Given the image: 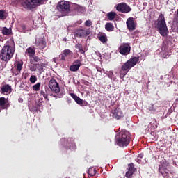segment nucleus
<instances>
[{
	"label": "nucleus",
	"mask_w": 178,
	"mask_h": 178,
	"mask_svg": "<svg viewBox=\"0 0 178 178\" xmlns=\"http://www.w3.org/2000/svg\"><path fill=\"white\" fill-rule=\"evenodd\" d=\"M71 141H72V147H76V143H74V140H71Z\"/></svg>",
	"instance_id": "a19ab883"
},
{
	"label": "nucleus",
	"mask_w": 178,
	"mask_h": 178,
	"mask_svg": "<svg viewBox=\"0 0 178 178\" xmlns=\"http://www.w3.org/2000/svg\"><path fill=\"white\" fill-rule=\"evenodd\" d=\"M49 87L53 93H59V92H60V85L58 83H57V81L54 79V78L49 80Z\"/></svg>",
	"instance_id": "1a4fd4ad"
},
{
	"label": "nucleus",
	"mask_w": 178,
	"mask_h": 178,
	"mask_svg": "<svg viewBox=\"0 0 178 178\" xmlns=\"http://www.w3.org/2000/svg\"><path fill=\"white\" fill-rule=\"evenodd\" d=\"M74 10L79 13V14H83L85 13L86 9L84 7H82L79 4H74Z\"/></svg>",
	"instance_id": "4be33fe9"
},
{
	"label": "nucleus",
	"mask_w": 178,
	"mask_h": 178,
	"mask_svg": "<svg viewBox=\"0 0 178 178\" xmlns=\"http://www.w3.org/2000/svg\"><path fill=\"white\" fill-rule=\"evenodd\" d=\"M41 86V83H37L35 85H33V91H40V88Z\"/></svg>",
	"instance_id": "2f4dec72"
},
{
	"label": "nucleus",
	"mask_w": 178,
	"mask_h": 178,
	"mask_svg": "<svg viewBox=\"0 0 178 178\" xmlns=\"http://www.w3.org/2000/svg\"><path fill=\"white\" fill-rule=\"evenodd\" d=\"M36 46L37 48L40 50H43L47 47V42L45 39L42 38L39 39L38 40H36Z\"/></svg>",
	"instance_id": "dca6fc26"
},
{
	"label": "nucleus",
	"mask_w": 178,
	"mask_h": 178,
	"mask_svg": "<svg viewBox=\"0 0 178 178\" xmlns=\"http://www.w3.org/2000/svg\"><path fill=\"white\" fill-rule=\"evenodd\" d=\"M123 113L120 111V108H115L113 111V118L116 120H120L123 118Z\"/></svg>",
	"instance_id": "aec40b11"
},
{
	"label": "nucleus",
	"mask_w": 178,
	"mask_h": 178,
	"mask_svg": "<svg viewBox=\"0 0 178 178\" xmlns=\"http://www.w3.org/2000/svg\"><path fill=\"white\" fill-rule=\"evenodd\" d=\"M17 71H22V66H23V64L22 63H20L19 61L18 63H17Z\"/></svg>",
	"instance_id": "f704fd0d"
},
{
	"label": "nucleus",
	"mask_w": 178,
	"mask_h": 178,
	"mask_svg": "<svg viewBox=\"0 0 178 178\" xmlns=\"http://www.w3.org/2000/svg\"><path fill=\"white\" fill-rule=\"evenodd\" d=\"M81 65V60L80 59H77L74 61L73 64L70 66V71L73 72H76L79 69Z\"/></svg>",
	"instance_id": "ddd939ff"
},
{
	"label": "nucleus",
	"mask_w": 178,
	"mask_h": 178,
	"mask_svg": "<svg viewBox=\"0 0 178 178\" xmlns=\"http://www.w3.org/2000/svg\"><path fill=\"white\" fill-rule=\"evenodd\" d=\"M105 29H106L107 31H113V30L115 29V26H114V25L113 24V23L108 22V23H106V25H105Z\"/></svg>",
	"instance_id": "a878e982"
},
{
	"label": "nucleus",
	"mask_w": 178,
	"mask_h": 178,
	"mask_svg": "<svg viewBox=\"0 0 178 178\" xmlns=\"http://www.w3.org/2000/svg\"><path fill=\"white\" fill-rule=\"evenodd\" d=\"M71 97L74 99L76 104H78V105L84 106L86 104H87L86 101L84 102V101L82 99H80L76 94L71 93Z\"/></svg>",
	"instance_id": "a211bd4d"
},
{
	"label": "nucleus",
	"mask_w": 178,
	"mask_h": 178,
	"mask_svg": "<svg viewBox=\"0 0 178 178\" xmlns=\"http://www.w3.org/2000/svg\"><path fill=\"white\" fill-rule=\"evenodd\" d=\"M25 54H27L29 57L34 58V56L35 55V49H33V47H30L26 49Z\"/></svg>",
	"instance_id": "b1692460"
},
{
	"label": "nucleus",
	"mask_w": 178,
	"mask_h": 178,
	"mask_svg": "<svg viewBox=\"0 0 178 178\" xmlns=\"http://www.w3.org/2000/svg\"><path fill=\"white\" fill-rule=\"evenodd\" d=\"M147 111L152 114H154L157 112V106H154V104H150L148 105Z\"/></svg>",
	"instance_id": "5701e85b"
},
{
	"label": "nucleus",
	"mask_w": 178,
	"mask_h": 178,
	"mask_svg": "<svg viewBox=\"0 0 178 178\" xmlns=\"http://www.w3.org/2000/svg\"><path fill=\"white\" fill-rule=\"evenodd\" d=\"M99 40L102 43L106 44L108 42V38L105 33H103L102 35H100V36L98 37Z\"/></svg>",
	"instance_id": "bb28decb"
},
{
	"label": "nucleus",
	"mask_w": 178,
	"mask_h": 178,
	"mask_svg": "<svg viewBox=\"0 0 178 178\" xmlns=\"http://www.w3.org/2000/svg\"><path fill=\"white\" fill-rule=\"evenodd\" d=\"M91 32L90 30H84V29H78L74 31V37H86L90 35Z\"/></svg>",
	"instance_id": "f8f14e48"
},
{
	"label": "nucleus",
	"mask_w": 178,
	"mask_h": 178,
	"mask_svg": "<svg viewBox=\"0 0 178 178\" xmlns=\"http://www.w3.org/2000/svg\"><path fill=\"white\" fill-rule=\"evenodd\" d=\"M140 60V57H133L130 58L127 61H126L123 65H122L121 71L120 73V76L121 79H124V76H127L129 70L134 67L137 63Z\"/></svg>",
	"instance_id": "f03ea898"
},
{
	"label": "nucleus",
	"mask_w": 178,
	"mask_h": 178,
	"mask_svg": "<svg viewBox=\"0 0 178 178\" xmlns=\"http://www.w3.org/2000/svg\"><path fill=\"white\" fill-rule=\"evenodd\" d=\"M21 29L22 30L23 33H26V31L28 30L26 25L24 24L21 25Z\"/></svg>",
	"instance_id": "ea45409f"
},
{
	"label": "nucleus",
	"mask_w": 178,
	"mask_h": 178,
	"mask_svg": "<svg viewBox=\"0 0 178 178\" xmlns=\"http://www.w3.org/2000/svg\"><path fill=\"white\" fill-rule=\"evenodd\" d=\"M15 52V43L14 40H10V42H7L6 45L2 47L0 58L3 62L8 63L10 59L13 57Z\"/></svg>",
	"instance_id": "f257e3e1"
},
{
	"label": "nucleus",
	"mask_w": 178,
	"mask_h": 178,
	"mask_svg": "<svg viewBox=\"0 0 178 178\" xmlns=\"http://www.w3.org/2000/svg\"><path fill=\"white\" fill-rule=\"evenodd\" d=\"M33 60L34 62H36V63H39V62H41V59L40 58L38 57V56H33Z\"/></svg>",
	"instance_id": "4c0bfd02"
},
{
	"label": "nucleus",
	"mask_w": 178,
	"mask_h": 178,
	"mask_svg": "<svg viewBox=\"0 0 178 178\" xmlns=\"http://www.w3.org/2000/svg\"><path fill=\"white\" fill-rule=\"evenodd\" d=\"M9 101L6 97H0V108L2 109H7L10 107Z\"/></svg>",
	"instance_id": "2eb2a0df"
},
{
	"label": "nucleus",
	"mask_w": 178,
	"mask_h": 178,
	"mask_svg": "<svg viewBox=\"0 0 178 178\" xmlns=\"http://www.w3.org/2000/svg\"><path fill=\"white\" fill-rule=\"evenodd\" d=\"M44 0H25L22 1L21 3V6L25 9H33L36 7L38 3H41V2Z\"/></svg>",
	"instance_id": "39448f33"
},
{
	"label": "nucleus",
	"mask_w": 178,
	"mask_h": 178,
	"mask_svg": "<svg viewBox=\"0 0 178 178\" xmlns=\"http://www.w3.org/2000/svg\"><path fill=\"white\" fill-rule=\"evenodd\" d=\"M117 145L120 147H127L129 145L131 138L130 133L127 130H121L115 136Z\"/></svg>",
	"instance_id": "7ed1b4c3"
},
{
	"label": "nucleus",
	"mask_w": 178,
	"mask_h": 178,
	"mask_svg": "<svg viewBox=\"0 0 178 178\" xmlns=\"http://www.w3.org/2000/svg\"><path fill=\"white\" fill-rule=\"evenodd\" d=\"M46 66V63L44 59H40V61L36 64V70H38L39 72L43 73L44 72V67Z\"/></svg>",
	"instance_id": "6ab92c4d"
},
{
	"label": "nucleus",
	"mask_w": 178,
	"mask_h": 178,
	"mask_svg": "<svg viewBox=\"0 0 178 178\" xmlns=\"http://www.w3.org/2000/svg\"><path fill=\"white\" fill-rule=\"evenodd\" d=\"M116 15H117L116 13H114L113 11H111L107 14V17L110 21H113L115 19Z\"/></svg>",
	"instance_id": "c85d7f7f"
},
{
	"label": "nucleus",
	"mask_w": 178,
	"mask_h": 178,
	"mask_svg": "<svg viewBox=\"0 0 178 178\" xmlns=\"http://www.w3.org/2000/svg\"><path fill=\"white\" fill-rule=\"evenodd\" d=\"M12 92V86L7 83L6 85H3L1 88V94H10Z\"/></svg>",
	"instance_id": "f3484780"
},
{
	"label": "nucleus",
	"mask_w": 178,
	"mask_h": 178,
	"mask_svg": "<svg viewBox=\"0 0 178 178\" xmlns=\"http://www.w3.org/2000/svg\"><path fill=\"white\" fill-rule=\"evenodd\" d=\"M131 51V47L130 43H122L118 47V51L122 56L129 55Z\"/></svg>",
	"instance_id": "423d86ee"
},
{
	"label": "nucleus",
	"mask_w": 178,
	"mask_h": 178,
	"mask_svg": "<svg viewBox=\"0 0 178 178\" xmlns=\"http://www.w3.org/2000/svg\"><path fill=\"white\" fill-rule=\"evenodd\" d=\"M168 163H163L159 167V171L164 178H170L172 176V173L169 172V170L167 168Z\"/></svg>",
	"instance_id": "0eeeda50"
},
{
	"label": "nucleus",
	"mask_w": 178,
	"mask_h": 178,
	"mask_svg": "<svg viewBox=\"0 0 178 178\" xmlns=\"http://www.w3.org/2000/svg\"><path fill=\"white\" fill-rule=\"evenodd\" d=\"M63 54H60V57H61L62 60H65V57H68L69 56L73 55V52L71 50L67 49L63 50Z\"/></svg>",
	"instance_id": "412c9836"
},
{
	"label": "nucleus",
	"mask_w": 178,
	"mask_h": 178,
	"mask_svg": "<svg viewBox=\"0 0 178 178\" xmlns=\"http://www.w3.org/2000/svg\"><path fill=\"white\" fill-rule=\"evenodd\" d=\"M156 29H158L159 33L163 37L168 36V28L166 25V22L165 21V17L163 14H160L158 18Z\"/></svg>",
	"instance_id": "20e7f679"
},
{
	"label": "nucleus",
	"mask_w": 178,
	"mask_h": 178,
	"mask_svg": "<svg viewBox=\"0 0 178 178\" xmlns=\"http://www.w3.org/2000/svg\"><path fill=\"white\" fill-rule=\"evenodd\" d=\"M85 26H92V22L90 20H87L85 22Z\"/></svg>",
	"instance_id": "58836bf2"
},
{
	"label": "nucleus",
	"mask_w": 178,
	"mask_h": 178,
	"mask_svg": "<svg viewBox=\"0 0 178 178\" xmlns=\"http://www.w3.org/2000/svg\"><path fill=\"white\" fill-rule=\"evenodd\" d=\"M97 173V170L95 169V168H89L88 170V175L90 176V177H93V176L95 175Z\"/></svg>",
	"instance_id": "cd10ccee"
},
{
	"label": "nucleus",
	"mask_w": 178,
	"mask_h": 178,
	"mask_svg": "<svg viewBox=\"0 0 178 178\" xmlns=\"http://www.w3.org/2000/svg\"><path fill=\"white\" fill-rule=\"evenodd\" d=\"M2 33L5 36H10L12 33V29H8L6 26H3L2 29Z\"/></svg>",
	"instance_id": "393cba45"
},
{
	"label": "nucleus",
	"mask_w": 178,
	"mask_h": 178,
	"mask_svg": "<svg viewBox=\"0 0 178 178\" xmlns=\"http://www.w3.org/2000/svg\"><path fill=\"white\" fill-rule=\"evenodd\" d=\"M44 88L46 91L44 92V90H41L40 94L44 97V99H47V100H49L48 99V92H47V90H49L48 86H44Z\"/></svg>",
	"instance_id": "c756f323"
},
{
	"label": "nucleus",
	"mask_w": 178,
	"mask_h": 178,
	"mask_svg": "<svg viewBox=\"0 0 178 178\" xmlns=\"http://www.w3.org/2000/svg\"><path fill=\"white\" fill-rule=\"evenodd\" d=\"M116 10L124 14H128V13H130V11L132 10L130 6H128V4L124 2L118 3L116 6Z\"/></svg>",
	"instance_id": "6e6552de"
},
{
	"label": "nucleus",
	"mask_w": 178,
	"mask_h": 178,
	"mask_svg": "<svg viewBox=\"0 0 178 178\" xmlns=\"http://www.w3.org/2000/svg\"><path fill=\"white\" fill-rule=\"evenodd\" d=\"M57 9L63 13H69L70 10V2L67 1H62L57 6Z\"/></svg>",
	"instance_id": "9d476101"
},
{
	"label": "nucleus",
	"mask_w": 178,
	"mask_h": 178,
	"mask_svg": "<svg viewBox=\"0 0 178 178\" xmlns=\"http://www.w3.org/2000/svg\"><path fill=\"white\" fill-rule=\"evenodd\" d=\"M6 19V15L5 10H0V19Z\"/></svg>",
	"instance_id": "473e14b6"
},
{
	"label": "nucleus",
	"mask_w": 178,
	"mask_h": 178,
	"mask_svg": "<svg viewBox=\"0 0 178 178\" xmlns=\"http://www.w3.org/2000/svg\"><path fill=\"white\" fill-rule=\"evenodd\" d=\"M177 17L178 19V9H177Z\"/></svg>",
	"instance_id": "37998d69"
},
{
	"label": "nucleus",
	"mask_w": 178,
	"mask_h": 178,
	"mask_svg": "<svg viewBox=\"0 0 178 178\" xmlns=\"http://www.w3.org/2000/svg\"><path fill=\"white\" fill-rule=\"evenodd\" d=\"M36 65H37V64L30 65L29 69L31 70V71H32V72L37 71V66Z\"/></svg>",
	"instance_id": "c9c22d12"
},
{
	"label": "nucleus",
	"mask_w": 178,
	"mask_h": 178,
	"mask_svg": "<svg viewBox=\"0 0 178 178\" xmlns=\"http://www.w3.org/2000/svg\"><path fill=\"white\" fill-rule=\"evenodd\" d=\"M19 102H23V99H22V97H20V98L19 99Z\"/></svg>",
	"instance_id": "79ce46f5"
},
{
	"label": "nucleus",
	"mask_w": 178,
	"mask_h": 178,
	"mask_svg": "<svg viewBox=\"0 0 178 178\" xmlns=\"http://www.w3.org/2000/svg\"><path fill=\"white\" fill-rule=\"evenodd\" d=\"M144 157V154H139L137 159H136V162L141 163V159Z\"/></svg>",
	"instance_id": "e433bc0d"
},
{
	"label": "nucleus",
	"mask_w": 178,
	"mask_h": 178,
	"mask_svg": "<svg viewBox=\"0 0 178 178\" xmlns=\"http://www.w3.org/2000/svg\"><path fill=\"white\" fill-rule=\"evenodd\" d=\"M76 49H78L79 51L81 53V54H85V51L83 49V45L82 44H76Z\"/></svg>",
	"instance_id": "7c9ffc66"
},
{
	"label": "nucleus",
	"mask_w": 178,
	"mask_h": 178,
	"mask_svg": "<svg viewBox=\"0 0 178 178\" xmlns=\"http://www.w3.org/2000/svg\"><path fill=\"white\" fill-rule=\"evenodd\" d=\"M126 24L127 29H129L131 33L136 29L137 24L134 17L128 18L126 21Z\"/></svg>",
	"instance_id": "9b49d317"
},
{
	"label": "nucleus",
	"mask_w": 178,
	"mask_h": 178,
	"mask_svg": "<svg viewBox=\"0 0 178 178\" xmlns=\"http://www.w3.org/2000/svg\"><path fill=\"white\" fill-rule=\"evenodd\" d=\"M129 170L128 171H127L125 177L127 178H129L132 176V175H134V172H136V169L134 167V163H130V164H129L128 165Z\"/></svg>",
	"instance_id": "4468645a"
},
{
	"label": "nucleus",
	"mask_w": 178,
	"mask_h": 178,
	"mask_svg": "<svg viewBox=\"0 0 178 178\" xmlns=\"http://www.w3.org/2000/svg\"><path fill=\"white\" fill-rule=\"evenodd\" d=\"M175 102H178V97L176 99Z\"/></svg>",
	"instance_id": "c03bdc74"
},
{
	"label": "nucleus",
	"mask_w": 178,
	"mask_h": 178,
	"mask_svg": "<svg viewBox=\"0 0 178 178\" xmlns=\"http://www.w3.org/2000/svg\"><path fill=\"white\" fill-rule=\"evenodd\" d=\"M37 80H38V78L35 75H31V78L29 81H31V83H36Z\"/></svg>",
	"instance_id": "72a5a7b5"
}]
</instances>
